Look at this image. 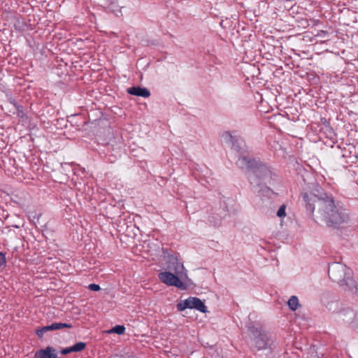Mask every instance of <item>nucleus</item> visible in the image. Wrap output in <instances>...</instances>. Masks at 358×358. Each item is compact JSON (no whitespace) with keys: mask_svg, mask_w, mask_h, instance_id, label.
<instances>
[{"mask_svg":"<svg viewBox=\"0 0 358 358\" xmlns=\"http://www.w3.org/2000/svg\"><path fill=\"white\" fill-rule=\"evenodd\" d=\"M43 329H45V332H48L49 331H53L51 324L43 327Z\"/></svg>","mask_w":358,"mask_h":358,"instance_id":"27","label":"nucleus"},{"mask_svg":"<svg viewBox=\"0 0 358 358\" xmlns=\"http://www.w3.org/2000/svg\"><path fill=\"white\" fill-rule=\"evenodd\" d=\"M338 306V302H332L331 303L329 304V310H331L332 309V306Z\"/></svg>","mask_w":358,"mask_h":358,"instance_id":"29","label":"nucleus"},{"mask_svg":"<svg viewBox=\"0 0 358 358\" xmlns=\"http://www.w3.org/2000/svg\"><path fill=\"white\" fill-rule=\"evenodd\" d=\"M251 350L255 353L264 352L270 356L276 348V342L271 333L255 326L248 327Z\"/></svg>","mask_w":358,"mask_h":358,"instance_id":"3","label":"nucleus"},{"mask_svg":"<svg viewBox=\"0 0 358 358\" xmlns=\"http://www.w3.org/2000/svg\"><path fill=\"white\" fill-rule=\"evenodd\" d=\"M17 110V115L20 117H23L24 115V110L22 106L17 105L15 107Z\"/></svg>","mask_w":358,"mask_h":358,"instance_id":"21","label":"nucleus"},{"mask_svg":"<svg viewBox=\"0 0 358 358\" xmlns=\"http://www.w3.org/2000/svg\"><path fill=\"white\" fill-rule=\"evenodd\" d=\"M245 143L243 140L239 136L238 143L235 142V147H232L233 149L236 150L238 152H242L244 150Z\"/></svg>","mask_w":358,"mask_h":358,"instance_id":"16","label":"nucleus"},{"mask_svg":"<svg viewBox=\"0 0 358 358\" xmlns=\"http://www.w3.org/2000/svg\"><path fill=\"white\" fill-rule=\"evenodd\" d=\"M34 358H57V352L52 346H48L36 352Z\"/></svg>","mask_w":358,"mask_h":358,"instance_id":"9","label":"nucleus"},{"mask_svg":"<svg viewBox=\"0 0 358 358\" xmlns=\"http://www.w3.org/2000/svg\"><path fill=\"white\" fill-rule=\"evenodd\" d=\"M71 352H73L72 347L64 348L62 350L61 353L62 355H67Z\"/></svg>","mask_w":358,"mask_h":358,"instance_id":"25","label":"nucleus"},{"mask_svg":"<svg viewBox=\"0 0 358 358\" xmlns=\"http://www.w3.org/2000/svg\"><path fill=\"white\" fill-rule=\"evenodd\" d=\"M222 138L224 141V143L227 144H231V147H235V142L238 143L239 136L236 135H234L230 131H225L222 135Z\"/></svg>","mask_w":358,"mask_h":358,"instance_id":"12","label":"nucleus"},{"mask_svg":"<svg viewBox=\"0 0 358 358\" xmlns=\"http://www.w3.org/2000/svg\"><path fill=\"white\" fill-rule=\"evenodd\" d=\"M166 264L167 269L173 271L176 275H181L184 270L183 264L174 255H168Z\"/></svg>","mask_w":358,"mask_h":358,"instance_id":"8","label":"nucleus"},{"mask_svg":"<svg viewBox=\"0 0 358 358\" xmlns=\"http://www.w3.org/2000/svg\"><path fill=\"white\" fill-rule=\"evenodd\" d=\"M36 333V335L39 338H42L43 336L44 335V334L46 332H45V329H43V327L41 329H38Z\"/></svg>","mask_w":358,"mask_h":358,"instance_id":"24","label":"nucleus"},{"mask_svg":"<svg viewBox=\"0 0 358 358\" xmlns=\"http://www.w3.org/2000/svg\"><path fill=\"white\" fill-rule=\"evenodd\" d=\"M127 92L129 94L144 98L149 97L150 95V92L147 88L139 86L129 87L127 90Z\"/></svg>","mask_w":358,"mask_h":358,"instance_id":"10","label":"nucleus"},{"mask_svg":"<svg viewBox=\"0 0 358 358\" xmlns=\"http://www.w3.org/2000/svg\"><path fill=\"white\" fill-rule=\"evenodd\" d=\"M346 280L343 282L341 286H346L345 289H348L354 294H358V285L355 280H354L350 275L346 277Z\"/></svg>","mask_w":358,"mask_h":358,"instance_id":"11","label":"nucleus"},{"mask_svg":"<svg viewBox=\"0 0 358 358\" xmlns=\"http://www.w3.org/2000/svg\"><path fill=\"white\" fill-rule=\"evenodd\" d=\"M237 165L242 169L251 170L252 174L250 176V181L252 185L264 188L268 183H271L272 171L264 164L250 157L243 156L238 158Z\"/></svg>","mask_w":358,"mask_h":358,"instance_id":"2","label":"nucleus"},{"mask_svg":"<svg viewBox=\"0 0 358 358\" xmlns=\"http://www.w3.org/2000/svg\"><path fill=\"white\" fill-rule=\"evenodd\" d=\"M72 347L73 352H81L86 348V343L84 342H78L74 344Z\"/></svg>","mask_w":358,"mask_h":358,"instance_id":"17","label":"nucleus"},{"mask_svg":"<svg viewBox=\"0 0 358 358\" xmlns=\"http://www.w3.org/2000/svg\"><path fill=\"white\" fill-rule=\"evenodd\" d=\"M333 32H334L333 30H331V31H329L327 30H320V32H318L315 36L321 37L324 41H327V40H329L328 36H329V34H332Z\"/></svg>","mask_w":358,"mask_h":358,"instance_id":"18","label":"nucleus"},{"mask_svg":"<svg viewBox=\"0 0 358 358\" xmlns=\"http://www.w3.org/2000/svg\"><path fill=\"white\" fill-rule=\"evenodd\" d=\"M320 122L324 125H327L329 124L327 120L325 117H321Z\"/></svg>","mask_w":358,"mask_h":358,"instance_id":"26","label":"nucleus"},{"mask_svg":"<svg viewBox=\"0 0 358 358\" xmlns=\"http://www.w3.org/2000/svg\"><path fill=\"white\" fill-rule=\"evenodd\" d=\"M178 310L182 311L187 308H194L203 313L208 312L207 307L204 303L197 297L189 296L184 301H181L176 306Z\"/></svg>","mask_w":358,"mask_h":358,"instance_id":"5","label":"nucleus"},{"mask_svg":"<svg viewBox=\"0 0 358 358\" xmlns=\"http://www.w3.org/2000/svg\"><path fill=\"white\" fill-rule=\"evenodd\" d=\"M52 325V330L53 331H56V330H59V329H61L62 328H72L73 326L70 323H62V322H59V323H52L51 324Z\"/></svg>","mask_w":358,"mask_h":358,"instance_id":"14","label":"nucleus"},{"mask_svg":"<svg viewBox=\"0 0 358 358\" xmlns=\"http://www.w3.org/2000/svg\"><path fill=\"white\" fill-rule=\"evenodd\" d=\"M159 279L161 282L168 286H174L182 290H186L187 285L184 283L176 275L169 272L164 271L159 273Z\"/></svg>","mask_w":358,"mask_h":358,"instance_id":"6","label":"nucleus"},{"mask_svg":"<svg viewBox=\"0 0 358 358\" xmlns=\"http://www.w3.org/2000/svg\"><path fill=\"white\" fill-rule=\"evenodd\" d=\"M89 289L92 291H99L100 290L101 287L99 285H96V284H90L89 286H88Z\"/></svg>","mask_w":358,"mask_h":358,"instance_id":"22","label":"nucleus"},{"mask_svg":"<svg viewBox=\"0 0 358 358\" xmlns=\"http://www.w3.org/2000/svg\"><path fill=\"white\" fill-rule=\"evenodd\" d=\"M13 227H15V228H18L19 227L17 225H14Z\"/></svg>","mask_w":358,"mask_h":358,"instance_id":"30","label":"nucleus"},{"mask_svg":"<svg viewBox=\"0 0 358 358\" xmlns=\"http://www.w3.org/2000/svg\"><path fill=\"white\" fill-rule=\"evenodd\" d=\"M285 208L286 206L285 204L282 205L277 211V216L279 217H285L286 215Z\"/></svg>","mask_w":358,"mask_h":358,"instance_id":"20","label":"nucleus"},{"mask_svg":"<svg viewBox=\"0 0 358 358\" xmlns=\"http://www.w3.org/2000/svg\"><path fill=\"white\" fill-rule=\"evenodd\" d=\"M350 270L345 265L341 263L334 262L329 266L328 275L329 278L340 285L346 280V277L350 275Z\"/></svg>","mask_w":358,"mask_h":358,"instance_id":"4","label":"nucleus"},{"mask_svg":"<svg viewBox=\"0 0 358 358\" xmlns=\"http://www.w3.org/2000/svg\"><path fill=\"white\" fill-rule=\"evenodd\" d=\"M305 208L315 222L338 229L350 220L349 213L336 203L331 194H327L317 182L308 185L301 192Z\"/></svg>","mask_w":358,"mask_h":358,"instance_id":"1","label":"nucleus"},{"mask_svg":"<svg viewBox=\"0 0 358 358\" xmlns=\"http://www.w3.org/2000/svg\"><path fill=\"white\" fill-rule=\"evenodd\" d=\"M9 102L13 104L15 107L17 106L18 104L17 103V102L15 101V99H12V98H10L9 99Z\"/></svg>","mask_w":358,"mask_h":358,"instance_id":"28","label":"nucleus"},{"mask_svg":"<svg viewBox=\"0 0 358 358\" xmlns=\"http://www.w3.org/2000/svg\"><path fill=\"white\" fill-rule=\"evenodd\" d=\"M338 313L340 320L344 322L351 324L352 327L357 324L358 313L352 309L350 308H343Z\"/></svg>","mask_w":358,"mask_h":358,"instance_id":"7","label":"nucleus"},{"mask_svg":"<svg viewBox=\"0 0 358 358\" xmlns=\"http://www.w3.org/2000/svg\"><path fill=\"white\" fill-rule=\"evenodd\" d=\"M15 29L20 31H24L27 29H34L31 24H14Z\"/></svg>","mask_w":358,"mask_h":358,"instance_id":"15","label":"nucleus"},{"mask_svg":"<svg viewBox=\"0 0 358 358\" xmlns=\"http://www.w3.org/2000/svg\"><path fill=\"white\" fill-rule=\"evenodd\" d=\"M110 331L118 335H122L125 331V327L122 325H116L111 329Z\"/></svg>","mask_w":358,"mask_h":358,"instance_id":"19","label":"nucleus"},{"mask_svg":"<svg viewBox=\"0 0 358 358\" xmlns=\"http://www.w3.org/2000/svg\"><path fill=\"white\" fill-rule=\"evenodd\" d=\"M287 304H288L289 308L292 310H296L298 308V307L300 306V304L299 303V299L296 296H292L289 298V299L287 302Z\"/></svg>","mask_w":358,"mask_h":358,"instance_id":"13","label":"nucleus"},{"mask_svg":"<svg viewBox=\"0 0 358 358\" xmlns=\"http://www.w3.org/2000/svg\"><path fill=\"white\" fill-rule=\"evenodd\" d=\"M6 260L5 255L3 252H0V266H3L6 264Z\"/></svg>","mask_w":358,"mask_h":358,"instance_id":"23","label":"nucleus"}]
</instances>
